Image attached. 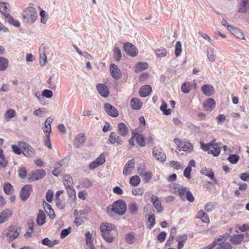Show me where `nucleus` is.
Returning <instances> with one entry per match:
<instances>
[{
    "label": "nucleus",
    "instance_id": "f257e3e1",
    "mask_svg": "<svg viewBox=\"0 0 249 249\" xmlns=\"http://www.w3.org/2000/svg\"><path fill=\"white\" fill-rule=\"evenodd\" d=\"M113 227L108 223H102L100 225V229L101 235L103 239L108 243H112L114 240L113 234L111 233Z\"/></svg>",
    "mask_w": 249,
    "mask_h": 249
},
{
    "label": "nucleus",
    "instance_id": "f03ea898",
    "mask_svg": "<svg viewBox=\"0 0 249 249\" xmlns=\"http://www.w3.org/2000/svg\"><path fill=\"white\" fill-rule=\"evenodd\" d=\"M201 148L208 153L212 154L214 156H217L221 151V147L219 144L215 143V141L213 140L211 142L205 144L203 142H200Z\"/></svg>",
    "mask_w": 249,
    "mask_h": 249
},
{
    "label": "nucleus",
    "instance_id": "7ed1b4c3",
    "mask_svg": "<svg viewBox=\"0 0 249 249\" xmlns=\"http://www.w3.org/2000/svg\"><path fill=\"white\" fill-rule=\"evenodd\" d=\"M37 13L35 8L30 7L26 9L22 13V17L25 22L33 23L36 19Z\"/></svg>",
    "mask_w": 249,
    "mask_h": 249
},
{
    "label": "nucleus",
    "instance_id": "20e7f679",
    "mask_svg": "<svg viewBox=\"0 0 249 249\" xmlns=\"http://www.w3.org/2000/svg\"><path fill=\"white\" fill-rule=\"evenodd\" d=\"M20 228L16 226H11L5 230L4 233L10 242L14 240L19 235Z\"/></svg>",
    "mask_w": 249,
    "mask_h": 249
},
{
    "label": "nucleus",
    "instance_id": "39448f33",
    "mask_svg": "<svg viewBox=\"0 0 249 249\" xmlns=\"http://www.w3.org/2000/svg\"><path fill=\"white\" fill-rule=\"evenodd\" d=\"M174 142L177 145L179 151L182 150L188 153H190L193 151V145L190 142H183L178 138H175Z\"/></svg>",
    "mask_w": 249,
    "mask_h": 249
},
{
    "label": "nucleus",
    "instance_id": "423d86ee",
    "mask_svg": "<svg viewBox=\"0 0 249 249\" xmlns=\"http://www.w3.org/2000/svg\"><path fill=\"white\" fill-rule=\"evenodd\" d=\"M178 192L182 200L184 201L186 198L190 202H193L194 201V197L189 188L184 187H179Z\"/></svg>",
    "mask_w": 249,
    "mask_h": 249
},
{
    "label": "nucleus",
    "instance_id": "0eeeda50",
    "mask_svg": "<svg viewBox=\"0 0 249 249\" xmlns=\"http://www.w3.org/2000/svg\"><path fill=\"white\" fill-rule=\"evenodd\" d=\"M20 147L22 149V153L28 158L34 157L36 154L35 149L29 144L24 142L18 143Z\"/></svg>",
    "mask_w": 249,
    "mask_h": 249
},
{
    "label": "nucleus",
    "instance_id": "6e6552de",
    "mask_svg": "<svg viewBox=\"0 0 249 249\" xmlns=\"http://www.w3.org/2000/svg\"><path fill=\"white\" fill-rule=\"evenodd\" d=\"M153 156L158 161L164 162L166 160V156L161 148L155 146L152 151Z\"/></svg>",
    "mask_w": 249,
    "mask_h": 249
},
{
    "label": "nucleus",
    "instance_id": "1a4fd4ad",
    "mask_svg": "<svg viewBox=\"0 0 249 249\" xmlns=\"http://www.w3.org/2000/svg\"><path fill=\"white\" fill-rule=\"evenodd\" d=\"M138 173L143 178V180L146 182L150 181L152 177V174L151 172L146 170L145 167L143 165H140L138 168Z\"/></svg>",
    "mask_w": 249,
    "mask_h": 249
},
{
    "label": "nucleus",
    "instance_id": "9d476101",
    "mask_svg": "<svg viewBox=\"0 0 249 249\" xmlns=\"http://www.w3.org/2000/svg\"><path fill=\"white\" fill-rule=\"evenodd\" d=\"M124 50L126 53L131 56H135L138 53L136 47L129 42H125L124 44Z\"/></svg>",
    "mask_w": 249,
    "mask_h": 249
},
{
    "label": "nucleus",
    "instance_id": "9b49d317",
    "mask_svg": "<svg viewBox=\"0 0 249 249\" xmlns=\"http://www.w3.org/2000/svg\"><path fill=\"white\" fill-rule=\"evenodd\" d=\"M126 209L125 203H112L111 205V210L114 213L123 215L125 213Z\"/></svg>",
    "mask_w": 249,
    "mask_h": 249
},
{
    "label": "nucleus",
    "instance_id": "f8f14e48",
    "mask_svg": "<svg viewBox=\"0 0 249 249\" xmlns=\"http://www.w3.org/2000/svg\"><path fill=\"white\" fill-rule=\"evenodd\" d=\"M45 175L46 172L44 169L36 170L32 172L29 179L31 181H35L43 178Z\"/></svg>",
    "mask_w": 249,
    "mask_h": 249
},
{
    "label": "nucleus",
    "instance_id": "ddd939ff",
    "mask_svg": "<svg viewBox=\"0 0 249 249\" xmlns=\"http://www.w3.org/2000/svg\"><path fill=\"white\" fill-rule=\"evenodd\" d=\"M68 165L67 160L63 159L59 162H57L54 166V169L53 171V174L57 177L60 175L63 167H66Z\"/></svg>",
    "mask_w": 249,
    "mask_h": 249
},
{
    "label": "nucleus",
    "instance_id": "4468645a",
    "mask_svg": "<svg viewBox=\"0 0 249 249\" xmlns=\"http://www.w3.org/2000/svg\"><path fill=\"white\" fill-rule=\"evenodd\" d=\"M32 192V187L30 185L24 186L20 190V197L22 201H26Z\"/></svg>",
    "mask_w": 249,
    "mask_h": 249
},
{
    "label": "nucleus",
    "instance_id": "2eb2a0df",
    "mask_svg": "<svg viewBox=\"0 0 249 249\" xmlns=\"http://www.w3.org/2000/svg\"><path fill=\"white\" fill-rule=\"evenodd\" d=\"M238 12L245 13L249 10V0H237Z\"/></svg>",
    "mask_w": 249,
    "mask_h": 249
},
{
    "label": "nucleus",
    "instance_id": "dca6fc26",
    "mask_svg": "<svg viewBox=\"0 0 249 249\" xmlns=\"http://www.w3.org/2000/svg\"><path fill=\"white\" fill-rule=\"evenodd\" d=\"M111 76L116 80L119 79L122 76V72L119 67L114 64H111L109 66Z\"/></svg>",
    "mask_w": 249,
    "mask_h": 249
},
{
    "label": "nucleus",
    "instance_id": "f3484780",
    "mask_svg": "<svg viewBox=\"0 0 249 249\" xmlns=\"http://www.w3.org/2000/svg\"><path fill=\"white\" fill-rule=\"evenodd\" d=\"M104 109L107 114L110 116L116 117L119 115L116 108L109 103H106L104 105Z\"/></svg>",
    "mask_w": 249,
    "mask_h": 249
},
{
    "label": "nucleus",
    "instance_id": "a211bd4d",
    "mask_svg": "<svg viewBox=\"0 0 249 249\" xmlns=\"http://www.w3.org/2000/svg\"><path fill=\"white\" fill-rule=\"evenodd\" d=\"M118 133L123 137H126L129 133V128L126 124L120 123L117 126Z\"/></svg>",
    "mask_w": 249,
    "mask_h": 249
},
{
    "label": "nucleus",
    "instance_id": "6ab92c4d",
    "mask_svg": "<svg viewBox=\"0 0 249 249\" xmlns=\"http://www.w3.org/2000/svg\"><path fill=\"white\" fill-rule=\"evenodd\" d=\"M108 141L111 144H117L118 145H121L123 142V140L114 132L110 133Z\"/></svg>",
    "mask_w": 249,
    "mask_h": 249
},
{
    "label": "nucleus",
    "instance_id": "aec40b11",
    "mask_svg": "<svg viewBox=\"0 0 249 249\" xmlns=\"http://www.w3.org/2000/svg\"><path fill=\"white\" fill-rule=\"evenodd\" d=\"M85 141V134L80 133L76 135L74 145L77 148L81 147L84 143Z\"/></svg>",
    "mask_w": 249,
    "mask_h": 249
},
{
    "label": "nucleus",
    "instance_id": "412c9836",
    "mask_svg": "<svg viewBox=\"0 0 249 249\" xmlns=\"http://www.w3.org/2000/svg\"><path fill=\"white\" fill-rule=\"evenodd\" d=\"M96 89L99 94L104 97H107L109 95L108 88L105 84H98L96 86Z\"/></svg>",
    "mask_w": 249,
    "mask_h": 249
},
{
    "label": "nucleus",
    "instance_id": "4be33fe9",
    "mask_svg": "<svg viewBox=\"0 0 249 249\" xmlns=\"http://www.w3.org/2000/svg\"><path fill=\"white\" fill-rule=\"evenodd\" d=\"M245 235L249 236V234L246 233L245 234H239L237 235H234L233 236H231L230 238V241L233 244L238 245L242 241H243Z\"/></svg>",
    "mask_w": 249,
    "mask_h": 249
},
{
    "label": "nucleus",
    "instance_id": "5701e85b",
    "mask_svg": "<svg viewBox=\"0 0 249 249\" xmlns=\"http://www.w3.org/2000/svg\"><path fill=\"white\" fill-rule=\"evenodd\" d=\"M3 187L4 193L7 195L10 196V200L11 201H13L15 197L12 195L13 192V187L12 185L9 183H6L4 184Z\"/></svg>",
    "mask_w": 249,
    "mask_h": 249
},
{
    "label": "nucleus",
    "instance_id": "b1692460",
    "mask_svg": "<svg viewBox=\"0 0 249 249\" xmlns=\"http://www.w3.org/2000/svg\"><path fill=\"white\" fill-rule=\"evenodd\" d=\"M134 161L133 159L129 160L124 167L123 174L125 176L129 175L131 170L134 167Z\"/></svg>",
    "mask_w": 249,
    "mask_h": 249
},
{
    "label": "nucleus",
    "instance_id": "393cba45",
    "mask_svg": "<svg viewBox=\"0 0 249 249\" xmlns=\"http://www.w3.org/2000/svg\"><path fill=\"white\" fill-rule=\"evenodd\" d=\"M215 107V101L212 98L207 99L204 103V107L206 110L211 111Z\"/></svg>",
    "mask_w": 249,
    "mask_h": 249
},
{
    "label": "nucleus",
    "instance_id": "a878e982",
    "mask_svg": "<svg viewBox=\"0 0 249 249\" xmlns=\"http://www.w3.org/2000/svg\"><path fill=\"white\" fill-rule=\"evenodd\" d=\"M152 91V88L149 85H145L141 87L139 90L140 95L142 97H146Z\"/></svg>",
    "mask_w": 249,
    "mask_h": 249
},
{
    "label": "nucleus",
    "instance_id": "bb28decb",
    "mask_svg": "<svg viewBox=\"0 0 249 249\" xmlns=\"http://www.w3.org/2000/svg\"><path fill=\"white\" fill-rule=\"evenodd\" d=\"M203 93L207 96H211L213 94V87L210 84H206L202 86Z\"/></svg>",
    "mask_w": 249,
    "mask_h": 249
},
{
    "label": "nucleus",
    "instance_id": "cd10ccee",
    "mask_svg": "<svg viewBox=\"0 0 249 249\" xmlns=\"http://www.w3.org/2000/svg\"><path fill=\"white\" fill-rule=\"evenodd\" d=\"M187 235L184 234L183 235H179L177 237L176 241L178 242L177 249H181L184 245V243L187 240Z\"/></svg>",
    "mask_w": 249,
    "mask_h": 249
},
{
    "label": "nucleus",
    "instance_id": "c85d7f7f",
    "mask_svg": "<svg viewBox=\"0 0 249 249\" xmlns=\"http://www.w3.org/2000/svg\"><path fill=\"white\" fill-rule=\"evenodd\" d=\"M53 119L51 117L48 118L45 121V125L43 128V131L46 135H50V134L51 132V124L53 122Z\"/></svg>",
    "mask_w": 249,
    "mask_h": 249
},
{
    "label": "nucleus",
    "instance_id": "c756f323",
    "mask_svg": "<svg viewBox=\"0 0 249 249\" xmlns=\"http://www.w3.org/2000/svg\"><path fill=\"white\" fill-rule=\"evenodd\" d=\"M142 103L138 98H133L131 99L130 106L131 108L135 110L140 109L142 106Z\"/></svg>",
    "mask_w": 249,
    "mask_h": 249
},
{
    "label": "nucleus",
    "instance_id": "7c9ffc66",
    "mask_svg": "<svg viewBox=\"0 0 249 249\" xmlns=\"http://www.w3.org/2000/svg\"><path fill=\"white\" fill-rule=\"evenodd\" d=\"M11 215V212L10 210L6 209L0 213V223H3Z\"/></svg>",
    "mask_w": 249,
    "mask_h": 249
},
{
    "label": "nucleus",
    "instance_id": "2f4dec72",
    "mask_svg": "<svg viewBox=\"0 0 249 249\" xmlns=\"http://www.w3.org/2000/svg\"><path fill=\"white\" fill-rule=\"evenodd\" d=\"M86 242L90 249H96L93 243L92 234L89 231L86 233Z\"/></svg>",
    "mask_w": 249,
    "mask_h": 249
},
{
    "label": "nucleus",
    "instance_id": "473e14b6",
    "mask_svg": "<svg viewBox=\"0 0 249 249\" xmlns=\"http://www.w3.org/2000/svg\"><path fill=\"white\" fill-rule=\"evenodd\" d=\"M46 215L44 212L39 210L36 218V223L38 226H41L45 223Z\"/></svg>",
    "mask_w": 249,
    "mask_h": 249
},
{
    "label": "nucleus",
    "instance_id": "72a5a7b5",
    "mask_svg": "<svg viewBox=\"0 0 249 249\" xmlns=\"http://www.w3.org/2000/svg\"><path fill=\"white\" fill-rule=\"evenodd\" d=\"M124 241L129 245L133 244L135 241V233L129 232L126 234L124 236Z\"/></svg>",
    "mask_w": 249,
    "mask_h": 249
},
{
    "label": "nucleus",
    "instance_id": "f704fd0d",
    "mask_svg": "<svg viewBox=\"0 0 249 249\" xmlns=\"http://www.w3.org/2000/svg\"><path fill=\"white\" fill-rule=\"evenodd\" d=\"M201 174L205 175L213 179L215 182H216V179L214 177V173L212 170H209L206 168H202L200 170Z\"/></svg>",
    "mask_w": 249,
    "mask_h": 249
},
{
    "label": "nucleus",
    "instance_id": "c9c22d12",
    "mask_svg": "<svg viewBox=\"0 0 249 249\" xmlns=\"http://www.w3.org/2000/svg\"><path fill=\"white\" fill-rule=\"evenodd\" d=\"M44 47L41 46L39 48L40 51V64L44 65L47 61V56L45 53Z\"/></svg>",
    "mask_w": 249,
    "mask_h": 249
},
{
    "label": "nucleus",
    "instance_id": "e433bc0d",
    "mask_svg": "<svg viewBox=\"0 0 249 249\" xmlns=\"http://www.w3.org/2000/svg\"><path fill=\"white\" fill-rule=\"evenodd\" d=\"M8 3L6 2H0V12L4 15L5 18H7V14L10 15L8 10Z\"/></svg>",
    "mask_w": 249,
    "mask_h": 249
},
{
    "label": "nucleus",
    "instance_id": "4c0bfd02",
    "mask_svg": "<svg viewBox=\"0 0 249 249\" xmlns=\"http://www.w3.org/2000/svg\"><path fill=\"white\" fill-rule=\"evenodd\" d=\"M63 183L65 187L72 186L73 179L69 175H63Z\"/></svg>",
    "mask_w": 249,
    "mask_h": 249
},
{
    "label": "nucleus",
    "instance_id": "58836bf2",
    "mask_svg": "<svg viewBox=\"0 0 249 249\" xmlns=\"http://www.w3.org/2000/svg\"><path fill=\"white\" fill-rule=\"evenodd\" d=\"M44 209L46 210V213L51 219L55 217V213L53 210L52 209L51 206L49 203H43Z\"/></svg>",
    "mask_w": 249,
    "mask_h": 249
},
{
    "label": "nucleus",
    "instance_id": "ea45409f",
    "mask_svg": "<svg viewBox=\"0 0 249 249\" xmlns=\"http://www.w3.org/2000/svg\"><path fill=\"white\" fill-rule=\"evenodd\" d=\"M43 245L48 246L49 248L53 247L55 245L57 244L58 242L55 240L51 241L48 237L44 238L42 241Z\"/></svg>",
    "mask_w": 249,
    "mask_h": 249
},
{
    "label": "nucleus",
    "instance_id": "a19ab883",
    "mask_svg": "<svg viewBox=\"0 0 249 249\" xmlns=\"http://www.w3.org/2000/svg\"><path fill=\"white\" fill-rule=\"evenodd\" d=\"M136 141L137 144L141 147H144L146 145V142L144 138L141 134H137L136 135Z\"/></svg>",
    "mask_w": 249,
    "mask_h": 249
},
{
    "label": "nucleus",
    "instance_id": "79ce46f5",
    "mask_svg": "<svg viewBox=\"0 0 249 249\" xmlns=\"http://www.w3.org/2000/svg\"><path fill=\"white\" fill-rule=\"evenodd\" d=\"M113 56L115 61H119L122 57V53L120 49L116 47H115L113 52Z\"/></svg>",
    "mask_w": 249,
    "mask_h": 249
},
{
    "label": "nucleus",
    "instance_id": "37998d69",
    "mask_svg": "<svg viewBox=\"0 0 249 249\" xmlns=\"http://www.w3.org/2000/svg\"><path fill=\"white\" fill-rule=\"evenodd\" d=\"M5 19L9 23L13 25L15 27H19L20 26L19 21L15 20L10 15L7 14V18H5Z\"/></svg>",
    "mask_w": 249,
    "mask_h": 249
},
{
    "label": "nucleus",
    "instance_id": "c03bdc74",
    "mask_svg": "<svg viewBox=\"0 0 249 249\" xmlns=\"http://www.w3.org/2000/svg\"><path fill=\"white\" fill-rule=\"evenodd\" d=\"M197 218H199L205 223H208L209 222V218L208 215L204 213L203 211H199L197 214Z\"/></svg>",
    "mask_w": 249,
    "mask_h": 249
},
{
    "label": "nucleus",
    "instance_id": "a18cd8bd",
    "mask_svg": "<svg viewBox=\"0 0 249 249\" xmlns=\"http://www.w3.org/2000/svg\"><path fill=\"white\" fill-rule=\"evenodd\" d=\"M207 55L209 60L212 62L214 61L215 59V54L214 53L213 49L212 47H209L207 51Z\"/></svg>",
    "mask_w": 249,
    "mask_h": 249
},
{
    "label": "nucleus",
    "instance_id": "49530a36",
    "mask_svg": "<svg viewBox=\"0 0 249 249\" xmlns=\"http://www.w3.org/2000/svg\"><path fill=\"white\" fill-rule=\"evenodd\" d=\"M8 60L2 57H0V71H3L8 67Z\"/></svg>",
    "mask_w": 249,
    "mask_h": 249
},
{
    "label": "nucleus",
    "instance_id": "de8ad7c7",
    "mask_svg": "<svg viewBox=\"0 0 249 249\" xmlns=\"http://www.w3.org/2000/svg\"><path fill=\"white\" fill-rule=\"evenodd\" d=\"M7 164L8 162L3 155V151L0 148V165L1 167H5Z\"/></svg>",
    "mask_w": 249,
    "mask_h": 249
},
{
    "label": "nucleus",
    "instance_id": "09e8293b",
    "mask_svg": "<svg viewBox=\"0 0 249 249\" xmlns=\"http://www.w3.org/2000/svg\"><path fill=\"white\" fill-rule=\"evenodd\" d=\"M167 105L166 103L163 101H162V104L160 107V109L161 111H162L163 113L165 115H168L171 113V109H167Z\"/></svg>",
    "mask_w": 249,
    "mask_h": 249
},
{
    "label": "nucleus",
    "instance_id": "8fccbe9b",
    "mask_svg": "<svg viewBox=\"0 0 249 249\" xmlns=\"http://www.w3.org/2000/svg\"><path fill=\"white\" fill-rule=\"evenodd\" d=\"M155 224V218L154 215H151L148 217L146 222V225L149 229H151Z\"/></svg>",
    "mask_w": 249,
    "mask_h": 249
},
{
    "label": "nucleus",
    "instance_id": "3c124183",
    "mask_svg": "<svg viewBox=\"0 0 249 249\" xmlns=\"http://www.w3.org/2000/svg\"><path fill=\"white\" fill-rule=\"evenodd\" d=\"M181 91L184 93H189L191 90V84L189 82L183 83L181 86Z\"/></svg>",
    "mask_w": 249,
    "mask_h": 249
},
{
    "label": "nucleus",
    "instance_id": "603ef678",
    "mask_svg": "<svg viewBox=\"0 0 249 249\" xmlns=\"http://www.w3.org/2000/svg\"><path fill=\"white\" fill-rule=\"evenodd\" d=\"M141 181L140 177L138 176H134L132 177L130 179V183L133 186H137L138 185Z\"/></svg>",
    "mask_w": 249,
    "mask_h": 249
},
{
    "label": "nucleus",
    "instance_id": "864d4df0",
    "mask_svg": "<svg viewBox=\"0 0 249 249\" xmlns=\"http://www.w3.org/2000/svg\"><path fill=\"white\" fill-rule=\"evenodd\" d=\"M182 52L181 43L179 41L177 42L175 45V53L176 57H178L180 55Z\"/></svg>",
    "mask_w": 249,
    "mask_h": 249
},
{
    "label": "nucleus",
    "instance_id": "5fc2aeb1",
    "mask_svg": "<svg viewBox=\"0 0 249 249\" xmlns=\"http://www.w3.org/2000/svg\"><path fill=\"white\" fill-rule=\"evenodd\" d=\"M16 114L15 110L10 109L6 112L5 114V118L7 121H8L9 119L14 117L16 116Z\"/></svg>",
    "mask_w": 249,
    "mask_h": 249
},
{
    "label": "nucleus",
    "instance_id": "6e6d98bb",
    "mask_svg": "<svg viewBox=\"0 0 249 249\" xmlns=\"http://www.w3.org/2000/svg\"><path fill=\"white\" fill-rule=\"evenodd\" d=\"M148 68V64L146 62H140L138 63L135 67V68L138 71H143L147 69Z\"/></svg>",
    "mask_w": 249,
    "mask_h": 249
},
{
    "label": "nucleus",
    "instance_id": "4d7b16f0",
    "mask_svg": "<svg viewBox=\"0 0 249 249\" xmlns=\"http://www.w3.org/2000/svg\"><path fill=\"white\" fill-rule=\"evenodd\" d=\"M228 159L231 163L235 164L238 162L239 157L237 155L232 154L230 155Z\"/></svg>",
    "mask_w": 249,
    "mask_h": 249
},
{
    "label": "nucleus",
    "instance_id": "13d9d810",
    "mask_svg": "<svg viewBox=\"0 0 249 249\" xmlns=\"http://www.w3.org/2000/svg\"><path fill=\"white\" fill-rule=\"evenodd\" d=\"M68 194L70 197H71L72 198H75L76 197V194H75V191L73 187L72 186H69V187H66V188Z\"/></svg>",
    "mask_w": 249,
    "mask_h": 249
},
{
    "label": "nucleus",
    "instance_id": "bf43d9fd",
    "mask_svg": "<svg viewBox=\"0 0 249 249\" xmlns=\"http://www.w3.org/2000/svg\"><path fill=\"white\" fill-rule=\"evenodd\" d=\"M232 35H234L236 38H238L239 39H245L244 34L240 30L237 28L233 32Z\"/></svg>",
    "mask_w": 249,
    "mask_h": 249
},
{
    "label": "nucleus",
    "instance_id": "052dcab7",
    "mask_svg": "<svg viewBox=\"0 0 249 249\" xmlns=\"http://www.w3.org/2000/svg\"><path fill=\"white\" fill-rule=\"evenodd\" d=\"M11 148L13 152L17 155H20L21 153H22L23 149L20 147L19 145L18 146L17 145H12Z\"/></svg>",
    "mask_w": 249,
    "mask_h": 249
},
{
    "label": "nucleus",
    "instance_id": "680f3d73",
    "mask_svg": "<svg viewBox=\"0 0 249 249\" xmlns=\"http://www.w3.org/2000/svg\"><path fill=\"white\" fill-rule=\"evenodd\" d=\"M217 249H232V246L228 242H223L222 244H219Z\"/></svg>",
    "mask_w": 249,
    "mask_h": 249
},
{
    "label": "nucleus",
    "instance_id": "e2e57ef3",
    "mask_svg": "<svg viewBox=\"0 0 249 249\" xmlns=\"http://www.w3.org/2000/svg\"><path fill=\"white\" fill-rule=\"evenodd\" d=\"M155 53L158 57H162L166 55L167 52L165 49H161L156 50Z\"/></svg>",
    "mask_w": 249,
    "mask_h": 249
},
{
    "label": "nucleus",
    "instance_id": "0e129e2a",
    "mask_svg": "<svg viewBox=\"0 0 249 249\" xmlns=\"http://www.w3.org/2000/svg\"><path fill=\"white\" fill-rule=\"evenodd\" d=\"M42 96L47 98H51L53 96V93L51 90L46 89L43 90Z\"/></svg>",
    "mask_w": 249,
    "mask_h": 249
},
{
    "label": "nucleus",
    "instance_id": "69168bd1",
    "mask_svg": "<svg viewBox=\"0 0 249 249\" xmlns=\"http://www.w3.org/2000/svg\"><path fill=\"white\" fill-rule=\"evenodd\" d=\"M18 172L19 177L20 178H24L26 177L27 174V170L25 169V168H24V167L20 168L18 170Z\"/></svg>",
    "mask_w": 249,
    "mask_h": 249
},
{
    "label": "nucleus",
    "instance_id": "338daca9",
    "mask_svg": "<svg viewBox=\"0 0 249 249\" xmlns=\"http://www.w3.org/2000/svg\"><path fill=\"white\" fill-rule=\"evenodd\" d=\"M54 194L51 190H48L46 194V198L47 201L50 202L53 200Z\"/></svg>",
    "mask_w": 249,
    "mask_h": 249
},
{
    "label": "nucleus",
    "instance_id": "774afa93",
    "mask_svg": "<svg viewBox=\"0 0 249 249\" xmlns=\"http://www.w3.org/2000/svg\"><path fill=\"white\" fill-rule=\"evenodd\" d=\"M44 144L46 147H47L49 149H52V145L50 139V135H46L44 138Z\"/></svg>",
    "mask_w": 249,
    "mask_h": 249
}]
</instances>
